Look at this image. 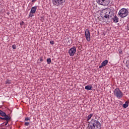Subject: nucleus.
<instances>
[{
    "label": "nucleus",
    "instance_id": "nucleus-1",
    "mask_svg": "<svg viewBox=\"0 0 129 129\" xmlns=\"http://www.w3.org/2000/svg\"><path fill=\"white\" fill-rule=\"evenodd\" d=\"M88 126L91 129H100L101 123L99 121L93 119L89 122Z\"/></svg>",
    "mask_w": 129,
    "mask_h": 129
},
{
    "label": "nucleus",
    "instance_id": "nucleus-2",
    "mask_svg": "<svg viewBox=\"0 0 129 129\" xmlns=\"http://www.w3.org/2000/svg\"><path fill=\"white\" fill-rule=\"evenodd\" d=\"M114 95L117 97V98H122L123 94L121 92L119 88H116L114 91Z\"/></svg>",
    "mask_w": 129,
    "mask_h": 129
},
{
    "label": "nucleus",
    "instance_id": "nucleus-3",
    "mask_svg": "<svg viewBox=\"0 0 129 129\" xmlns=\"http://www.w3.org/2000/svg\"><path fill=\"white\" fill-rule=\"evenodd\" d=\"M128 15V10L125 8H122L118 12L119 17H126Z\"/></svg>",
    "mask_w": 129,
    "mask_h": 129
},
{
    "label": "nucleus",
    "instance_id": "nucleus-4",
    "mask_svg": "<svg viewBox=\"0 0 129 129\" xmlns=\"http://www.w3.org/2000/svg\"><path fill=\"white\" fill-rule=\"evenodd\" d=\"M96 2L98 5H101V6H108L109 3H110L109 0H96Z\"/></svg>",
    "mask_w": 129,
    "mask_h": 129
},
{
    "label": "nucleus",
    "instance_id": "nucleus-5",
    "mask_svg": "<svg viewBox=\"0 0 129 129\" xmlns=\"http://www.w3.org/2000/svg\"><path fill=\"white\" fill-rule=\"evenodd\" d=\"M53 6L55 7H59L62 4H64V0H52Z\"/></svg>",
    "mask_w": 129,
    "mask_h": 129
},
{
    "label": "nucleus",
    "instance_id": "nucleus-6",
    "mask_svg": "<svg viewBox=\"0 0 129 129\" xmlns=\"http://www.w3.org/2000/svg\"><path fill=\"white\" fill-rule=\"evenodd\" d=\"M68 53L70 56H74V54L76 53V47L75 46L72 47L69 50Z\"/></svg>",
    "mask_w": 129,
    "mask_h": 129
},
{
    "label": "nucleus",
    "instance_id": "nucleus-7",
    "mask_svg": "<svg viewBox=\"0 0 129 129\" xmlns=\"http://www.w3.org/2000/svg\"><path fill=\"white\" fill-rule=\"evenodd\" d=\"M85 35L86 36V39L88 42L90 41V32L88 29H86L85 31Z\"/></svg>",
    "mask_w": 129,
    "mask_h": 129
},
{
    "label": "nucleus",
    "instance_id": "nucleus-8",
    "mask_svg": "<svg viewBox=\"0 0 129 129\" xmlns=\"http://www.w3.org/2000/svg\"><path fill=\"white\" fill-rule=\"evenodd\" d=\"M36 11H37V7H32L30 13L29 17L30 16H31V17H33V14H35Z\"/></svg>",
    "mask_w": 129,
    "mask_h": 129
},
{
    "label": "nucleus",
    "instance_id": "nucleus-9",
    "mask_svg": "<svg viewBox=\"0 0 129 129\" xmlns=\"http://www.w3.org/2000/svg\"><path fill=\"white\" fill-rule=\"evenodd\" d=\"M108 63V60L107 59L105 60L101 63V65L99 66V68H102V67H104V66H106L107 63Z\"/></svg>",
    "mask_w": 129,
    "mask_h": 129
},
{
    "label": "nucleus",
    "instance_id": "nucleus-10",
    "mask_svg": "<svg viewBox=\"0 0 129 129\" xmlns=\"http://www.w3.org/2000/svg\"><path fill=\"white\" fill-rule=\"evenodd\" d=\"M98 20L101 21V22H106V19H109V17H97Z\"/></svg>",
    "mask_w": 129,
    "mask_h": 129
},
{
    "label": "nucleus",
    "instance_id": "nucleus-11",
    "mask_svg": "<svg viewBox=\"0 0 129 129\" xmlns=\"http://www.w3.org/2000/svg\"><path fill=\"white\" fill-rule=\"evenodd\" d=\"M4 117L6 121H9L11 120V119H12V116H11V115H10L9 114L7 115V114H6V115L4 116Z\"/></svg>",
    "mask_w": 129,
    "mask_h": 129
},
{
    "label": "nucleus",
    "instance_id": "nucleus-12",
    "mask_svg": "<svg viewBox=\"0 0 129 129\" xmlns=\"http://www.w3.org/2000/svg\"><path fill=\"white\" fill-rule=\"evenodd\" d=\"M104 13H105V15L107 17H112V16L109 15H110V11L108 9H105Z\"/></svg>",
    "mask_w": 129,
    "mask_h": 129
},
{
    "label": "nucleus",
    "instance_id": "nucleus-13",
    "mask_svg": "<svg viewBox=\"0 0 129 129\" xmlns=\"http://www.w3.org/2000/svg\"><path fill=\"white\" fill-rule=\"evenodd\" d=\"M104 11H105V9H104L101 11L100 14V17H107V16H106V15L105 14V13H104Z\"/></svg>",
    "mask_w": 129,
    "mask_h": 129
},
{
    "label": "nucleus",
    "instance_id": "nucleus-14",
    "mask_svg": "<svg viewBox=\"0 0 129 129\" xmlns=\"http://www.w3.org/2000/svg\"><path fill=\"white\" fill-rule=\"evenodd\" d=\"M85 89H86V90H92V86L87 85V86H85Z\"/></svg>",
    "mask_w": 129,
    "mask_h": 129
},
{
    "label": "nucleus",
    "instance_id": "nucleus-15",
    "mask_svg": "<svg viewBox=\"0 0 129 129\" xmlns=\"http://www.w3.org/2000/svg\"><path fill=\"white\" fill-rule=\"evenodd\" d=\"M128 106V101H125V103L123 104V107L124 108H126Z\"/></svg>",
    "mask_w": 129,
    "mask_h": 129
},
{
    "label": "nucleus",
    "instance_id": "nucleus-16",
    "mask_svg": "<svg viewBox=\"0 0 129 129\" xmlns=\"http://www.w3.org/2000/svg\"><path fill=\"white\" fill-rule=\"evenodd\" d=\"M118 20L119 19L117 18V17H114L113 19V22L114 23H118Z\"/></svg>",
    "mask_w": 129,
    "mask_h": 129
},
{
    "label": "nucleus",
    "instance_id": "nucleus-17",
    "mask_svg": "<svg viewBox=\"0 0 129 129\" xmlns=\"http://www.w3.org/2000/svg\"><path fill=\"white\" fill-rule=\"evenodd\" d=\"M6 112H4V111L0 110V115L1 116H6Z\"/></svg>",
    "mask_w": 129,
    "mask_h": 129
},
{
    "label": "nucleus",
    "instance_id": "nucleus-18",
    "mask_svg": "<svg viewBox=\"0 0 129 129\" xmlns=\"http://www.w3.org/2000/svg\"><path fill=\"white\" fill-rule=\"evenodd\" d=\"M8 123H9V121H6V122H3L1 124V126H4V125H8Z\"/></svg>",
    "mask_w": 129,
    "mask_h": 129
},
{
    "label": "nucleus",
    "instance_id": "nucleus-19",
    "mask_svg": "<svg viewBox=\"0 0 129 129\" xmlns=\"http://www.w3.org/2000/svg\"><path fill=\"white\" fill-rule=\"evenodd\" d=\"M93 115V114H90L89 115H88V116L87 117V120L88 121L89 120V119H90V118H91V117H92Z\"/></svg>",
    "mask_w": 129,
    "mask_h": 129
},
{
    "label": "nucleus",
    "instance_id": "nucleus-20",
    "mask_svg": "<svg viewBox=\"0 0 129 129\" xmlns=\"http://www.w3.org/2000/svg\"><path fill=\"white\" fill-rule=\"evenodd\" d=\"M46 61L47 62V64H50L51 62H52V60H51V58H48L46 59Z\"/></svg>",
    "mask_w": 129,
    "mask_h": 129
},
{
    "label": "nucleus",
    "instance_id": "nucleus-21",
    "mask_svg": "<svg viewBox=\"0 0 129 129\" xmlns=\"http://www.w3.org/2000/svg\"><path fill=\"white\" fill-rule=\"evenodd\" d=\"M5 84H12V82H11V81H10V80H7L6 81Z\"/></svg>",
    "mask_w": 129,
    "mask_h": 129
},
{
    "label": "nucleus",
    "instance_id": "nucleus-22",
    "mask_svg": "<svg viewBox=\"0 0 129 129\" xmlns=\"http://www.w3.org/2000/svg\"><path fill=\"white\" fill-rule=\"evenodd\" d=\"M119 54H120V55H122V49L121 48L118 49Z\"/></svg>",
    "mask_w": 129,
    "mask_h": 129
},
{
    "label": "nucleus",
    "instance_id": "nucleus-23",
    "mask_svg": "<svg viewBox=\"0 0 129 129\" xmlns=\"http://www.w3.org/2000/svg\"><path fill=\"white\" fill-rule=\"evenodd\" d=\"M38 19L40 21H42V22H43V21H44V17H39Z\"/></svg>",
    "mask_w": 129,
    "mask_h": 129
},
{
    "label": "nucleus",
    "instance_id": "nucleus-24",
    "mask_svg": "<svg viewBox=\"0 0 129 129\" xmlns=\"http://www.w3.org/2000/svg\"><path fill=\"white\" fill-rule=\"evenodd\" d=\"M12 48L14 50H16V49H17V45H16V44L12 45Z\"/></svg>",
    "mask_w": 129,
    "mask_h": 129
},
{
    "label": "nucleus",
    "instance_id": "nucleus-25",
    "mask_svg": "<svg viewBox=\"0 0 129 129\" xmlns=\"http://www.w3.org/2000/svg\"><path fill=\"white\" fill-rule=\"evenodd\" d=\"M30 124V122H25L24 125L26 126H28Z\"/></svg>",
    "mask_w": 129,
    "mask_h": 129
},
{
    "label": "nucleus",
    "instance_id": "nucleus-26",
    "mask_svg": "<svg viewBox=\"0 0 129 129\" xmlns=\"http://www.w3.org/2000/svg\"><path fill=\"white\" fill-rule=\"evenodd\" d=\"M50 44H51V45H54V41H50Z\"/></svg>",
    "mask_w": 129,
    "mask_h": 129
},
{
    "label": "nucleus",
    "instance_id": "nucleus-27",
    "mask_svg": "<svg viewBox=\"0 0 129 129\" xmlns=\"http://www.w3.org/2000/svg\"><path fill=\"white\" fill-rule=\"evenodd\" d=\"M25 121L30 120V118L27 117L26 118H25Z\"/></svg>",
    "mask_w": 129,
    "mask_h": 129
},
{
    "label": "nucleus",
    "instance_id": "nucleus-28",
    "mask_svg": "<svg viewBox=\"0 0 129 129\" xmlns=\"http://www.w3.org/2000/svg\"><path fill=\"white\" fill-rule=\"evenodd\" d=\"M39 60H40V62H43V57H40V58H39Z\"/></svg>",
    "mask_w": 129,
    "mask_h": 129
},
{
    "label": "nucleus",
    "instance_id": "nucleus-29",
    "mask_svg": "<svg viewBox=\"0 0 129 129\" xmlns=\"http://www.w3.org/2000/svg\"><path fill=\"white\" fill-rule=\"evenodd\" d=\"M21 26H23L24 25V21H22L20 23Z\"/></svg>",
    "mask_w": 129,
    "mask_h": 129
},
{
    "label": "nucleus",
    "instance_id": "nucleus-30",
    "mask_svg": "<svg viewBox=\"0 0 129 129\" xmlns=\"http://www.w3.org/2000/svg\"><path fill=\"white\" fill-rule=\"evenodd\" d=\"M0 119L5 120V117H0Z\"/></svg>",
    "mask_w": 129,
    "mask_h": 129
},
{
    "label": "nucleus",
    "instance_id": "nucleus-31",
    "mask_svg": "<svg viewBox=\"0 0 129 129\" xmlns=\"http://www.w3.org/2000/svg\"><path fill=\"white\" fill-rule=\"evenodd\" d=\"M37 0H32V3H35Z\"/></svg>",
    "mask_w": 129,
    "mask_h": 129
},
{
    "label": "nucleus",
    "instance_id": "nucleus-32",
    "mask_svg": "<svg viewBox=\"0 0 129 129\" xmlns=\"http://www.w3.org/2000/svg\"><path fill=\"white\" fill-rule=\"evenodd\" d=\"M121 18H124V17H122Z\"/></svg>",
    "mask_w": 129,
    "mask_h": 129
}]
</instances>
